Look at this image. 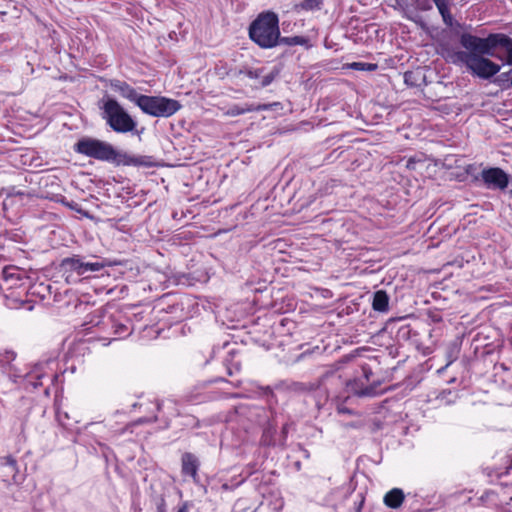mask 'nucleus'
Here are the masks:
<instances>
[{"mask_svg":"<svg viewBox=\"0 0 512 512\" xmlns=\"http://www.w3.org/2000/svg\"><path fill=\"white\" fill-rule=\"evenodd\" d=\"M460 44L465 50L450 55L451 62L464 65L473 75L488 79L500 71V66L484 56L504 60L512 65V39L503 33H492L486 38L463 33Z\"/></svg>","mask_w":512,"mask_h":512,"instance_id":"obj_1","label":"nucleus"},{"mask_svg":"<svg viewBox=\"0 0 512 512\" xmlns=\"http://www.w3.org/2000/svg\"><path fill=\"white\" fill-rule=\"evenodd\" d=\"M75 152L98 161L111 163L115 166H144L152 165L149 156H134L117 150L112 144L92 137L79 139L75 146Z\"/></svg>","mask_w":512,"mask_h":512,"instance_id":"obj_2","label":"nucleus"},{"mask_svg":"<svg viewBox=\"0 0 512 512\" xmlns=\"http://www.w3.org/2000/svg\"><path fill=\"white\" fill-rule=\"evenodd\" d=\"M249 37L263 49L277 46L280 39L278 15L272 11L260 13L249 26Z\"/></svg>","mask_w":512,"mask_h":512,"instance_id":"obj_3","label":"nucleus"},{"mask_svg":"<svg viewBox=\"0 0 512 512\" xmlns=\"http://www.w3.org/2000/svg\"><path fill=\"white\" fill-rule=\"evenodd\" d=\"M102 119L116 133H128L135 130L137 123L132 116L114 98H105L100 106Z\"/></svg>","mask_w":512,"mask_h":512,"instance_id":"obj_4","label":"nucleus"},{"mask_svg":"<svg viewBox=\"0 0 512 512\" xmlns=\"http://www.w3.org/2000/svg\"><path fill=\"white\" fill-rule=\"evenodd\" d=\"M137 106L147 115L163 118L174 115L182 108L181 103L175 99L148 95L138 98Z\"/></svg>","mask_w":512,"mask_h":512,"instance_id":"obj_5","label":"nucleus"},{"mask_svg":"<svg viewBox=\"0 0 512 512\" xmlns=\"http://www.w3.org/2000/svg\"><path fill=\"white\" fill-rule=\"evenodd\" d=\"M61 270L66 277L67 282H75L76 277L85 276L88 273L98 272L105 267L103 262L85 261V259L79 255H73L72 257L64 258L60 264Z\"/></svg>","mask_w":512,"mask_h":512,"instance_id":"obj_6","label":"nucleus"},{"mask_svg":"<svg viewBox=\"0 0 512 512\" xmlns=\"http://www.w3.org/2000/svg\"><path fill=\"white\" fill-rule=\"evenodd\" d=\"M100 319L94 322V326L99 327L103 333L113 335L111 340L122 339L132 333L131 327L127 324L128 321L123 322L113 315H100Z\"/></svg>","mask_w":512,"mask_h":512,"instance_id":"obj_7","label":"nucleus"},{"mask_svg":"<svg viewBox=\"0 0 512 512\" xmlns=\"http://www.w3.org/2000/svg\"><path fill=\"white\" fill-rule=\"evenodd\" d=\"M481 179L488 189L505 190L508 187L510 176L501 168L492 167L482 170Z\"/></svg>","mask_w":512,"mask_h":512,"instance_id":"obj_8","label":"nucleus"},{"mask_svg":"<svg viewBox=\"0 0 512 512\" xmlns=\"http://www.w3.org/2000/svg\"><path fill=\"white\" fill-rule=\"evenodd\" d=\"M55 363V359L52 357L40 360L31 368V370L25 375L26 382L33 388H38L42 385L41 379L53 372L52 365ZM53 378L56 377L54 373H51Z\"/></svg>","mask_w":512,"mask_h":512,"instance_id":"obj_9","label":"nucleus"},{"mask_svg":"<svg viewBox=\"0 0 512 512\" xmlns=\"http://www.w3.org/2000/svg\"><path fill=\"white\" fill-rule=\"evenodd\" d=\"M279 103H271V104H233L227 108L225 111V115L235 117L245 113L254 112V111H266L271 110L272 107L278 106Z\"/></svg>","mask_w":512,"mask_h":512,"instance_id":"obj_10","label":"nucleus"},{"mask_svg":"<svg viewBox=\"0 0 512 512\" xmlns=\"http://www.w3.org/2000/svg\"><path fill=\"white\" fill-rule=\"evenodd\" d=\"M17 462L11 456L0 457V476L4 481H16Z\"/></svg>","mask_w":512,"mask_h":512,"instance_id":"obj_11","label":"nucleus"},{"mask_svg":"<svg viewBox=\"0 0 512 512\" xmlns=\"http://www.w3.org/2000/svg\"><path fill=\"white\" fill-rule=\"evenodd\" d=\"M111 87L122 97L134 102L136 105H138V98L142 97V94H138L132 86L124 81L113 80L111 82Z\"/></svg>","mask_w":512,"mask_h":512,"instance_id":"obj_12","label":"nucleus"},{"mask_svg":"<svg viewBox=\"0 0 512 512\" xmlns=\"http://www.w3.org/2000/svg\"><path fill=\"white\" fill-rule=\"evenodd\" d=\"M181 463L182 473L190 476L194 481H196L200 465L198 458L194 454L187 452L182 455Z\"/></svg>","mask_w":512,"mask_h":512,"instance_id":"obj_13","label":"nucleus"},{"mask_svg":"<svg viewBox=\"0 0 512 512\" xmlns=\"http://www.w3.org/2000/svg\"><path fill=\"white\" fill-rule=\"evenodd\" d=\"M404 499V492L400 488H393L385 494L383 502L387 507L397 509L402 505Z\"/></svg>","mask_w":512,"mask_h":512,"instance_id":"obj_14","label":"nucleus"},{"mask_svg":"<svg viewBox=\"0 0 512 512\" xmlns=\"http://www.w3.org/2000/svg\"><path fill=\"white\" fill-rule=\"evenodd\" d=\"M372 308L378 312H386L389 309V297L383 290H378L373 295Z\"/></svg>","mask_w":512,"mask_h":512,"instance_id":"obj_15","label":"nucleus"},{"mask_svg":"<svg viewBox=\"0 0 512 512\" xmlns=\"http://www.w3.org/2000/svg\"><path fill=\"white\" fill-rule=\"evenodd\" d=\"M459 352H460V346L456 342H453L450 345H448V347L446 349V354H445L447 363L444 367H442L438 370V373H443L449 365H451L454 361H456V359L458 358Z\"/></svg>","mask_w":512,"mask_h":512,"instance_id":"obj_16","label":"nucleus"},{"mask_svg":"<svg viewBox=\"0 0 512 512\" xmlns=\"http://www.w3.org/2000/svg\"><path fill=\"white\" fill-rule=\"evenodd\" d=\"M324 0H303L300 7L306 11L319 10L323 5Z\"/></svg>","mask_w":512,"mask_h":512,"instance_id":"obj_17","label":"nucleus"},{"mask_svg":"<svg viewBox=\"0 0 512 512\" xmlns=\"http://www.w3.org/2000/svg\"><path fill=\"white\" fill-rule=\"evenodd\" d=\"M279 74V69L277 68H274L272 71H270L269 73L263 75V73L261 74V78H260V86L261 87H266L268 85H270L274 79L278 76Z\"/></svg>","mask_w":512,"mask_h":512,"instance_id":"obj_18","label":"nucleus"},{"mask_svg":"<svg viewBox=\"0 0 512 512\" xmlns=\"http://www.w3.org/2000/svg\"><path fill=\"white\" fill-rule=\"evenodd\" d=\"M350 67L354 70L358 71H375L378 68L377 64L374 63H366V62H353L350 64Z\"/></svg>","mask_w":512,"mask_h":512,"instance_id":"obj_19","label":"nucleus"},{"mask_svg":"<svg viewBox=\"0 0 512 512\" xmlns=\"http://www.w3.org/2000/svg\"><path fill=\"white\" fill-rule=\"evenodd\" d=\"M305 42V39L301 36H294V37H283L279 39V43H283L289 46L293 45H302Z\"/></svg>","mask_w":512,"mask_h":512,"instance_id":"obj_20","label":"nucleus"},{"mask_svg":"<svg viewBox=\"0 0 512 512\" xmlns=\"http://www.w3.org/2000/svg\"><path fill=\"white\" fill-rule=\"evenodd\" d=\"M437 9L442 16L443 22L446 25H449V26L452 25L453 18H452V15L450 14L448 5L438 7Z\"/></svg>","mask_w":512,"mask_h":512,"instance_id":"obj_21","label":"nucleus"},{"mask_svg":"<svg viewBox=\"0 0 512 512\" xmlns=\"http://www.w3.org/2000/svg\"><path fill=\"white\" fill-rule=\"evenodd\" d=\"M415 6L418 10L428 11L432 9L431 0H415Z\"/></svg>","mask_w":512,"mask_h":512,"instance_id":"obj_22","label":"nucleus"},{"mask_svg":"<svg viewBox=\"0 0 512 512\" xmlns=\"http://www.w3.org/2000/svg\"><path fill=\"white\" fill-rule=\"evenodd\" d=\"M262 73H263V69H253V70H247L245 72L246 76L250 79H260Z\"/></svg>","mask_w":512,"mask_h":512,"instance_id":"obj_23","label":"nucleus"},{"mask_svg":"<svg viewBox=\"0 0 512 512\" xmlns=\"http://www.w3.org/2000/svg\"><path fill=\"white\" fill-rule=\"evenodd\" d=\"M377 392L373 386L366 387L358 392L359 396H375Z\"/></svg>","mask_w":512,"mask_h":512,"instance_id":"obj_24","label":"nucleus"},{"mask_svg":"<svg viewBox=\"0 0 512 512\" xmlns=\"http://www.w3.org/2000/svg\"><path fill=\"white\" fill-rule=\"evenodd\" d=\"M436 7H441V6H444V5H448V0H432Z\"/></svg>","mask_w":512,"mask_h":512,"instance_id":"obj_25","label":"nucleus"},{"mask_svg":"<svg viewBox=\"0 0 512 512\" xmlns=\"http://www.w3.org/2000/svg\"><path fill=\"white\" fill-rule=\"evenodd\" d=\"M177 512H188V506H187V504H186V503L182 504V505L178 508Z\"/></svg>","mask_w":512,"mask_h":512,"instance_id":"obj_26","label":"nucleus"},{"mask_svg":"<svg viewBox=\"0 0 512 512\" xmlns=\"http://www.w3.org/2000/svg\"><path fill=\"white\" fill-rule=\"evenodd\" d=\"M363 503H364V498H363V497H361V500H360V502H359V505H358V507H357L356 512H360V511H361Z\"/></svg>","mask_w":512,"mask_h":512,"instance_id":"obj_27","label":"nucleus"},{"mask_svg":"<svg viewBox=\"0 0 512 512\" xmlns=\"http://www.w3.org/2000/svg\"><path fill=\"white\" fill-rule=\"evenodd\" d=\"M66 205H67L69 208L76 210L75 206H76L77 204H75V203H73V202H72V203H66Z\"/></svg>","mask_w":512,"mask_h":512,"instance_id":"obj_28","label":"nucleus"},{"mask_svg":"<svg viewBox=\"0 0 512 512\" xmlns=\"http://www.w3.org/2000/svg\"><path fill=\"white\" fill-rule=\"evenodd\" d=\"M227 373H228V375L232 376V375H233V371H232V369H231V368H228V369H227Z\"/></svg>","mask_w":512,"mask_h":512,"instance_id":"obj_29","label":"nucleus"},{"mask_svg":"<svg viewBox=\"0 0 512 512\" xmlns=\"http://www.w3.org/2000/svg\"><path fill=\"white\" fill-rule=\"evenodd\" d=\"M282 433H283V434H286V433H287V426H286V425H285V426H283V428H282Z\"/></svg>","mask_w":512,"mask_h":512,"instance_id":"obj_30","label":"nucleus"},{"mask_svg":"<svg viewBox=\"0 0 512 512\" xmlns=\"http://www.w3.org/2000/svg\"><path fill=\"white\" fill-rule=\"evenodd\" d=\"M158 512H165V510L163 508L159 507Z\"/></svg>","mask_w":512,"mask_h":512,"instance_id":"obj_31","label":"nucleus"},{"mask_svg":"<svg viewBox=\"0 0 512 512\" xmlns=\"http://www.w3.org/2000/svg\"><path fill=\"white\" fill-rule=\"evenodd\" d=\"M157 409L160 410L161 409V403H157Z\"/></svg>","mask_w":512,"mask_h":512,"instance_id":"obj_32","label":"nucleus"}]
</instances>
